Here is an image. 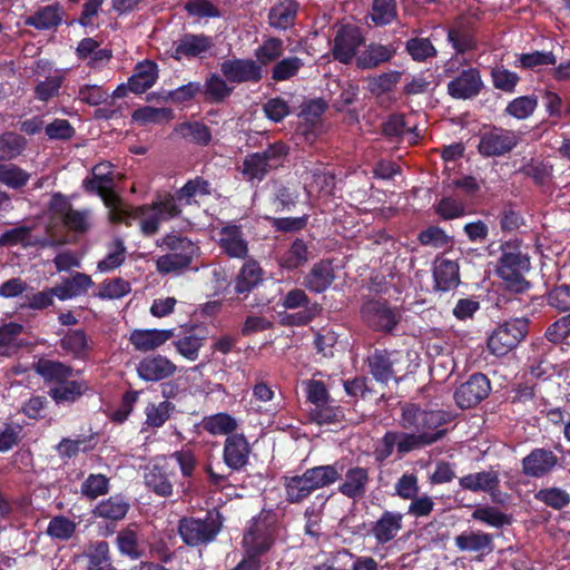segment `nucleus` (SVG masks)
<instances>
[{
  "instance_id": "45",
  "label": "nucleus",
  "mask_w": 570,
  "mask_h": 570,
  "mask_svg": "<svg viewBox=\"0 0 570 570\" xmlns=\"http://www.w3.org/2000/svg\"><path fill=\"white\" fill-rule=\"evenodd\" d=\"M175 131L199 146H208L213 139L210 128L202 121L181 122L176 126Z\"/></svg>"
},
{
  "instance_id": "36",
  "label": "nucleus",
  "mask_w": 570,
  "mask_h": 570,
  "mask_svg": "<svg viewBox=\"0 0 570 570\" xmlns=\"http://www.w3.org/2000/svg\"><path fill=\"white\" fill-rule=\"evenodd\" d=\"M33 370L45 382H55L57 384L67 381L73 374V368L70 365L46 357H40L35 362Z\"/></svg>"
},
{
  "instance_id": "56",
  "label": "nucleus",
  "mask_w": 570,
  "mask_h": 570,
  "mask_svg": "<svg viewBox=\"0 0 570 570\" xmlns=\"http://www.w3.org/2000/svg\"><path fill=\"white\" fill-rule=\"evenodd\" d=\"M77 530V523L66 515L59 514L51 518L48 523L46 533L55 540L68 541Z\"/></svg>"
},
{
  "instance_id": "47",
  "label": "nucleus",
  "mask_w": 570,
  "mask_h": 570,
  "mask_svg": "<svg viewBox=\"0 0 570 570\" xmlns=\"http://www.w3.org/2000/svg\"><path fill=\"white\" fill-rule=\"evenodd\" d=\"M62 13L58 4L40 8L27 19V24L38 30H49L61 23Z\"/></svg>"
},
{
  "instance_id": "2",
  "label": "nucleus",
  "mask_w": 570,
  "mask_h": 570,
  "mask_svg": "<svg viewBox=\"0 0 570 570\" xmlns=\"http://www.w3.org/2000/svg\"><path fill=\"white\" fill-rule=\"evenodd\" d=\"M341 479L337 463L316 465L302 474L283 478L286 501L299 504L320 489L331 487Z\"/></svg>"
},
{
  "instance_id": "35",
  "label": "nucleus",
  "mask_w": 570,
  "mask_h": 570,
  "mask_svg": "<svg viewBox=\"0 0 570 570\" xmlns=\"http://www.w3.org/2000/svg\"><path fill=\"white\" fill-rule=\"evenodd\" d=\"M157 77V63L145 60L137 65L134 73L128 78L129 90L137 95L144 94L155 85Z\"/></svg>"
},
{
  "instance_id": "37",
  "label": "nucleus",
  "mask_w": 570,
  "mask_h": 570,
  "mask_svg": "<svg viewBox=\"0 0 570 570\" xmlns=\"http://www.w3.org/2000/svg\"><path fill=\"white\" fill-rule=\"evenodd\" d=\"M59 346L75 360L85 361L88 357L91 346L88 336L82 328L69 330L59 341Z\"/></svg>"
},
{
  "instance_id": "52",
  "label": "nucleus",
  "mask_w": 570,
  "mask_h": 570,
  "mask_svg": "<svg viewBox=\"0 0 570 570\" xmlns=\"http://www.w3.org/2000/svg\"><path fill=\"white\" fill-rule=\"evenodd\" d=\"M105 204L110 208L109 219L114 224H125L130 226L131 220L144 217V214L138 213V207L132 210L122 208L120 198L115 194L108 196L105 199Z\"/></svg>"
},
{
  "instance_id": "61",
  "label": "nucleus",
  "mask_w": 570,
  "mask_h": 570,
  "mask_svg": "<svg viewBox=\"0 0 570 570\" xmlns=\"http://www.w3.org/2000/svg\"><path fill=\"white\" fill-rule=\"evenodd\" d=\"M174 118V112L170 108H155L145 106L136 109L132 112V120L139 125L147 124H161L167 122Z\"/></svg>"
},
{
  "instance_id": "60",
  "label": "nucleus",
  "mask_w": 570,
  "mask_h": 570,
  "mask_svg": "<svg viewBox=\"0 0 570 570\" xmlns=\"http://www.w3.org/2000/svg\"><path fill=\"white\" fill-rule=\"evenodd\" d=\"M557 57L552 51H532L518 55L517 67L525 70H534L543 66H556Z\"/></svg>"
},
{
  "instance_id": "19",
  "label": "nucleus",
  "mask_w": 570,
  "mask_h": 570,
  "mask_svg": "<svg viewBox=\"0 0 570 570\" xmlns=\"http://www.w3.org/2000/svg\"><path fill=\"white\" fill-rule=\"evenodd\" d=\"M559 463V458L544 448H534L521 461V471L525 476L540 479L550 474Z\"/></svg>"
},
{
  "instance_id": "18",
  "label": "nucleus",
  "mask_w": 570,
  "mask_h": 570,
  "mask_svg": "<svg viewBox=\"0 0 570 570\" xmlns=\"http://www.w3.org/2000/svg\"><path fill=\"white\" fill-rule=\"evenodd\" d=\"M483 88L481 72L475 67L463 69L449 81L448 95L453 99L468 100L476 97Z\"/></svg>"
},
{
  "instance_id": "17",
  "label": "nucleus",
  "mask_w": 570,
  "mask_h": 570,
  "mask_svg": "<svg viewBox=\"0 0 570 570\" xmlns=\"http://www.w3.org/2000/svg\"><path fill=\"white\" fill-rule=\"evenodd\" d=\"M217 245L222 254L228 258L246 259L249 254L248 240L243 232V226L228 223L218 230Z\"/></svg>"
},
{
  "instance_id": "4",
  "label": "nucleus",
  "mask_w": 570,
  "mask_h": 570,
  "mask_svg": "<svg viewBox=\"0 0 570 570\" xmlns=\"http://www.w3.org/2000/svg\"><path fill=\"white\" fill-rule=\"evenodd\" d=\"M278 535L277 515L272 510L263 509L258 515L250 520L244 533L243 542L246 553L262 557L275 544Z\"/></svg>"
},
{
  "instance_id": "32",
  "label": "nucleus",
  "mask_w": 570,
  "mask_h": 570,
  "mask_svg": "<svg viewBox=\"0 0 570 570\" xmlns=\"http://www.w3.org/2000/svg\"><path fill=\"white\" fill-rule=\"evenodd\" d=\"M402 520L401 513L384 511L371 529L376 542L382 546L391 542L402 529Z\"/></svg>"
},
{
  "instance_id": "11",
  "label": "nucleus",
  "mask_w": 570,
  "mask_h": 570,
  "mask_svg": "<svg viewBox=\"0 0 570 570\" xmlns=\"http://www.w3.org/2000/svg\"><path fill=\"white\" fill-rule=\"evenodd\" d=\"M175 476V466L170 464L168 458L157 456L146 466L144 482L148 491L160 498H169L174 493L173 478Z\"/></svg>"
},
{
  "instance_id": "57",
  "label": "nucleus",
  "mask_w": 570,
  "mask_h": 570,
  "mask_svg": "<svg viewBox=\"0 0 570 570\" xmlns=\"http://www.w3.org/2000/svg\"><path fill=\"white\" fill-rule=\"evenodd\" d=\"M158 245L168 249L169 253L185 255V257L191 259L198 250V247L188 237L176 234H167Z\"/></svg>"
},
{
  "instance_id": "59",
  "label": "nucleus",
  "mask_w": 570,
  "mask_h": 570,
  "mask_svg": "<svg viewBox=\"0 0 570 570\" xmlns=\"http://www.w3.org/2000/svg\"><path fill=\"white\" fill-rule=\"evenodd\" d=\"M109 253L97 267L100 272H111L121 266L126 259V246L121 238H114L108 245Z\"/></svg>"
},
{
  "instance_id": "55",
  "label": "nucleus",
  "mask_w": 570,
  "mask_h": 570,
  "mask_svg": "<svg viewBox=\"0 0 570 570\" xmlns=\"http://www.w3.org/2000/svg\"><path fill=\"white\" fill-rule=\"evenodd\" d=\"M309 417L318 425L340 423L344 419V411L340 405H335L331 400L325 404H320L309 411Z\"/></svg>"
},
{
  "instance_id": "23",
  "label": "nucleus",
  "mask_w": 570,
  "mask_h": 570,
  "mask_svg": "<svg viewBox=\"0 0 570 570\" xmlns=\"http://www.w3.org/2000/svg\"><path fill=\"white\" fill-rule=\"evenodd\" d=\"M336 279L333 262L324 258L315 263L304 276L302 285L309 293L322 294L326 292Z\"/></svg>"
},
{
  "instance_id": "15",
  "label": "nucleus",
  "mask_w": 570,
  "mask_h": 570,
  "mask_svg": "<svg viewBox=\"0 0 570 570\" xmlns=\"http://www.w3.org/2000/svg\"><path fill=\"white\" fill-rule=\"evenodd\" d=\"M491 392V383L483 373L472 374L468 381L454 391L455 404L462 409H472L480 404Z\"/></svg>"
},
{
  "instance_id": "20",
  "label": "nucleus",
  "mask_w": 570,
  "mask_h": 570,
  "mask_svg": "<svg viewBox=\"0 0 570 570\" xmlns=\"http://www.w3.org/2000/svg\"><path fill=\"white\" fill-rule=\"evenodd\" d=\"M250 444L243 433L228 435L224 442L223 461L232 470L239 472L249 463Z\"/></svg>"
},
{
  "instance_id": "3",
  "label": "nucleus",
  "mask_w": 570,
  "mask_h": 570,
  "mask_svg": "<svg viewBox=\"0 0 570 570\" xmlns=\"http://www.w3.org/2000/svg\"><path fill=\"white\" fill-rule=\"evenodd\" d=\"M530 269V259L520 249L517 242H505L501 245V256L498 261L495 273L502 279L505 288L515 294H521L530 288V282L524 273Z\"/></svg>"
},
{
  "instance_id": "38",
  "label": "nucleus",
  "mask_w": 570,
  "mask_h": 570,
  "mask_svg": "<svg viewBox=\"0 0 570 570\" xmlns=\"http://www.w3.org/2000/svg\"><path fill=\"white\" fill-rule=\"evenodd\" d=\"M311 257V250L303 238H296L288 249L278 257L281 268L293 272L303 267Z\"/></svg>"
},
{
  "instance_id": "24",
  "label": "nucleus",
  "mask_w": 570,
  "mask_h": 570,
  "mask_svg": "<svg viewBox=\"0 0 570 570\" xmlns=\"http://www.w3.org/2000/svg\"><path fill=\"white\" fill-rule=\"evenodd\" d=\"M364 49L356 57V67L361 70L376 69L389 63L396 55V47L392 43L382 45L372 41L363 45Z\"/></svg>"
},
{
  "instance_id": "62",
  "label": "nucleus",
  "mask_w": 570,
  "mask_h": 570,
  "mask_svg": "<svg viewBox=\"0 0 570 570\" xmlns=\"http://www.w3.org/2000/svg\"><path fill=\"white\" fill-rule=\"evenodd\" d=\"M537 107V96H520L508 104V106L505 107V114L518 120H523L532 116Z\"/></svg>"
},
{
  "instance_id": "16",
  "label": "nucleus",
  "mask_w": 570,
  "mask_h": 570,
  "mask_svg": "<svg viewBox=\"0 0 570 570\" xmlns=\"http://www.w3.org/2000/svg\"><path fill=\"white\" fill-rule=\"evenodd\" d=\"M220 72L230 85L258 83L263 79L262 67L250 58H232L224 60Z\"/></svg>"
},
{
  "instance_id": "51",
  "label": "nucleus",
  "mask_w": 570,
  "mask_h": 570,
  "mask_svg": "<svg viewBox=\"0 0 570 570\" xmlns=\"http://www.w3.org/2000/svg\"><path fill=\"white\" fill-rule=\"evenodd\" d=\"M85 558L87 559L86 570H94L111 563L112 557L109 543L104 540L90 542L85 551Z\"/></svg>"
},
{
  "instance_id": "21",
  "label": "nucleus",
  "mask_w": 570,
  "mask_h": 570,
  "mask_svg": "<svg viewBox=\"0 0 570 570\" xmlns=\"http://www.w3.org/2000/svg\"><path fill=\"white\" fill-rule=\"evenodd\" d=\"M176 370L177 366L160 354L147 355L137 364V374L145 382H160L169 379Z\"/></svg>"
},
{
  "instance_id": "34",
  "label": "nucleus",
  "mask_w": 570,
  "mask_h": 570,
  "mask_svg": "<svg viewBox=\"0 0 570 570\" xmlns=\"http://www.w3.org/2000/svg\"><path fill=\"white\" fill-rule=\"evenodd\" d=\"M455 546L461 551L489 554L493 551V537L485 532L464 531L456 535Z\"/></svg>"
},
{
  "instance_id": "49",
  "label": "nucleus",
  "mask_w": 570,
  "mask_h": 570,
  "mask_svg": "<svg viewBox=\"0 0 570 570\" xmlns=\"http://www.w3.org/2000/svg\"><path fill=\"white\" fill-rule=\"evenodd\" d=\"M176 406L168 400L161 401L158 404L148 403L145 409V424L148 428H161L171 416Z\"/></svg>"
},
{
  "instance_id": "29",
  "label": "nucleus",
  "mask_w": 570,
  "mask_h": 570,
  "mask_svg": "<svg viewBox=\"0 0 570 570\" xmlns=\"http://www.w3.org/2000/svg\"><path fill=\"white\" fill-rule=\"evenodd\" d=\"M129 510V500L125 495L117 493L101 500L92 510V514L96 518L116 523L124 520Z\"/></svg>"
},
{
  "instance_id": "25",
  "label": "nucleus",
  "mask_w": 570,
  "mask_h": 570,
  "mask_svg": "<svg viewBox=\"0 0 570 570\" xmlns=\"http://www.w3.org/2000/svg\"><path fill=\"white\" fill-rule=\"evenodd\" d=\"M301 4L297 0H278L268 10L267 21L271 28L286 31L296 24Z\"/></svg>"
},
{
  "instance_id": "44",
  "label": "nucleus",
  "mask_w": 570,
  "mask_h": 570,
  "mask_svg": "<svg viewBox=\"0 0 570 570\" xmlns=\"http://www.w3.org/2000/svg\"><path fill=\"white\" fill-rule=\"evenodd\" d=\"M284 50L283 39L278 37H267L254 50L255 61L263 68L282 58Z\"/></svg>"
},
{
  "instance_id": "40",
  "label": "nucleus",
  "mask_w": 570,
  "mask_h": 570,
  "mask_svg": "<svg viewBox=\"0 0 570 570\" xmlns=\"http://www.w3.org/2000/svg\"><path fill=\"white\" fill-rule=\"evenodd\" d=\"M263 281V269L255 259H248L242 266L236 279L235 292L237 294H247L252 292Z\"/></svg>"
},
{
  "instance_id": "48",
  "label": "nucleus",
  "mask_w": 570,
  "mask_h": 570,
  "mask_svg": "<svg viewBox=\"0 0 570 570\" xmlns=\"http://www.w3.org/2000/svg\"><path fill=\"white\" fill-rule=\"evenodd\" d=\"M303 66L304 61L299 57L279 58L271 70V79L275 82L289 80L298 75Z\"/></svg>"
},
{
  "instance_id": "13",
  "label": "nucleus",
  "mask_w": 570,
  "mask_h": 570,
  "mask_svg": "<svg viewBox=\"0 0 570 570\" xmlns=\"http://www.w3.org/2000/svg\"><path fill=\"white\" fill-rule=\"evenodd\" d=\"M519 140V136L513 130L493 127L480 135L478 151L483 157H501L511 153Z\"/></svg>"
},
{
  "instance_id": "28",
  "label": "nucleus",
  "mask_w": 570,
  "mask_h": 570,
  "mask_svg": "<svg viewBox=\"0 0 570 570\" xmlns=\"http://www.w3.org/2000/svg\"><path fill=\"white\" fill-rule=\"evenodd\" d=\"M202 85L204 101L212 105L224 104L234 92V86L217 72H209Z\"/></svg>"
},
{
  "instance_id": "63",
  "label": "nucleus",
  "mask_w": 570,
  "mask_h": 570,
  "mask_svg": "<svg viewBox=\"0 0 570 570\" xmlns=\"http://www.w3.org/2000/svg\"><path fill=\"white\" fill-rule=\"evenodd\" d=\"M491 80L495 89L507 94H513L520 81V76L507 69L504 66H494L491 69Z\"/></svg>"
},
{
  "instance_id": "33",
  "label": "nucleus",
  "mask_w": 570,
  "mask_h": 570,
  "mask_svg": "<svg viewBox=\"0 0 570 570\" xmlns=\"http://www.w3.org/2000/svg\"><path fill=\"white\" fill-rule=\"evenodd\" d=\"M102 167L110 168L111 164L106 161L94 166L91 169L92 177H87L82 180V188L86 193L97 194L105 200L112 194L111 186L114 183V177L110 170L102 173Z\"/></svg>"
},
{
  "instance_id": "1",
  "label": "nucleus",
  "mask_w": 570,
  "mask_h": 570,
  "mask_svg": "<svg viewBox=\"0 0 570 570\" xmlns=\"http://www.w3.org/2000/svg\"><path fill=\"white\" fill-rule=\"evenodd\" d=\"M454 419L455 414L452 411L405 403L401 407L399 424L403 430L424 434L434 444L446 435L448 429L443 426Z\"/></svg>"
},
{
  "instance_id": "12",
  "label": "nucleus",
  "mask_w": 570,
  "mask_h": 570,
  "mask_svg": "<svg viewBox=\"0 0 570 570\" xmlns=\"http://www.w3.org/2000/svg\"><path fill=\"white\" fill-rule=\"evenodd\" d=\"M216 43L214 37L204 32L184 33L176 42L171 57L180 61L181 59L204 60L215 56Z\"/></svg>"
},
{
  "instance_id": "50",
  "label": "nucleus",
  "mask_w": 570,
  "mask_h": 570,
  "mask_svg": "<svg viewBox=\"0 0 570 570\" xmlns=\"http://www.w3.org/2000/svg\"><path fill=\"white\" fill-rule=\"evenodd\" d=\"M27 140L23 136L7 131L0 136V161L16 159L26 149Z\"/></svg>"
},
{
  "instance_id": "27",
  "label": "nucleus",
  "mask_w": 570,
  "mask_h": 570,
  "mask_svg": "<svg viewBox=\"0 0 570 570\" xmlns=\"http://www.w3.org/2000/svg\"><path fill=\"white\" fill-rule=\"evenodd\" d=\"M115 544L122 557L130 560H139L146 556V549L140 541L135 523L121 529L116 537Z\"/></svg>"
},
{
  "instance_id": "8",
  "label": "nucleus",
  "mask_w": 570,
  "mask_h": 570,
  "mask_svg": "<svg viewBox=\"0 0 570 570\" xmlns=\"http://www.w3.org/2000/svg\"><path fill=\"white\" fill-rule=\"evenodd\" d=\"M528 333L529 320L527 317H515L500 323L487 340L488 350L495 356H505L520 345Z\"/></svg>"
},
{
  "instance_id": "9",
  "label": "nucleus",
  "mask_w": 570,
  "mask_h": 570,
  "mask_svg": "<svg viewBox=\"0 0 570 570\" xmlns=\"http://www.w3.org/2000/svg\"><path fill=\"white\" fill-rule=\"evenodd\" d=\"M360 313L367 327L382 334H391L402 320L401 309L384 298L366 299Z\"/></svg>"
},
{
  "instance_id": "7",
  "label": "nucleus",
  "mask_w": 570,
  "mask_h": 570,
  "mask_svg": "<svg viewBox=\"0 0 570 570\" xmlns=\"http://www.w3.org/2000/svg\"><path fill=\"white\" fill-rule=\"evenodd\" d=\"M176 194L166 193L158 195L151 204L138 206V213L144 214L140 219V232L146 237H151L159 232L161 222H168L181 215Z\"/></svg>"
},
{
  "instance_id": "31",
  "label": "nucleus",
  "mask_w": 570,
  "mask_h": 570,
  "mask_svg": "<svg viewBox=\"0 0 570 570\" xmlns=\"http://www.w3.org/2000/svg\"><path fill=\"white\" fill-rule=\"evenodd\" d=\"M175 336V330H134L130 343L137 351L148 352L158 348Z\"/></svg>"
},
{
  "instance_id": "41",
  "label": "nucleus",
  "mask_w": 570,
  "mask_h": 570,
  "mask_svg": "<svg viewBox=\"0 0 570 570\" xmlns=\"http://www.w3.org/2000/svg\"><path fill=\"white\" fill-rule=\"evenodd\" d=\"M92 285L91 277L85 273H76L63 283L52 287L53 294L60 301H67L86 293L87 288Z\"/></svg>"
},
{
  "instance_id": "10",
  "label": "nucleus",
  "mask_w": 570,
  "mask_h": 570,
  "mask_svg": "<svg viewBox=\"0 0 570 570\" xmlns=\"http://www.w3.org/2000/svg\"><path fill=\"white\" fill-rule=\"evenodd\" d=\"M365 43L363 30L352 23L342 24L336 30L331 53L335 61L343 65H350L356 61L360 48Z\"/></svg>"
},
{
  "instance_id": "5",
  "label": "nucleus",
  "mask_w": 570,
  "mask_h": 570,
  "mask_svg": "<svg viewBox=\"0 0 570 570\" xmlns=\"http://www.w3.org/2000/svg\"><path fill=\"white\" fill-rule=\"evenodd\" d=\"M281 305L285 309H298L295 313H278L279 324L287 327H302L312 323L321 315L323 306L313 302L306 294L305 289L294 287L285 293L281 299Z\"/></svg>"
},
{
  "instance_id": "6",
  "label": "nucleus",
  "mask_w": 570,
  "mask_h": 570,
  "mask_svg": "<svg viewBox=\"0 0 570 570\" xmlns=\"http://www.w3.org/2000/svg\"><path fill=\"white\" fill-rule=\"evenodd\" d=\"M222 528V514L218 511H208L203 519L181 518L178 522V534L186 546H206L216 539Z\"/></svg>"
},
{
  "instance_id": "43",
  "label": "nucleus",
  "mask_w": 570,
  "mask_h": 570,
  "mask_svg": "<svg viewBox=\"0 0 570 570\" xmlns=\"http://www.w3.org/2000/svg\"><path fill=\"white\" fill-rule=\"evenodd\" d=\"M203 429L210 435H232L238 428L234 416L226 412H219L205 416L202 421Z\"/></svg>"
},
{
  "instance_id": "46",
  "label": "nucleus",
  "mask_w": 570,
  "mask_h": 570,
  "mask_svg": "<svg viewBox=\"0 0 570 570\" xmlns=\"http://www.w3.org/2000/svg\"><path fill=\"white\" fill-rule=\"evenodd\" d=\"M212 194V184L202 176L188 179L181 188L176 191L177 199L184 205L196 203V196H209Z\"/></svg>"
},
{
  "instance_id": "39",
  "label": "nucleus",
  "mask_w": 570,
  "mask_h": 570,
  "mask_svg": "<svg viewBox=\"0 0 570 570\" xmlns=\"http://www.w3.org/2000/svg\"><path fill=\"white\" fill-rule=\"evenodd\" d=\"M499 483V474L495 471L470 473L459 479L460 487L471 492H489L493 494Z\"/></svg>"
},
{
  "instance_id": "54",
  "label": "nucleus",
  "mask_w": 570,
  "mask_h": 570,
  "mask_svg": "<svg viewBox=\"0 0 570 570\" xmlns=\"http://www.w3.org/2000/svg\"><path fill=\"white\" fill-rule=\"evenodd\" d=\"M534 499L553 510H562L570 504V494L558 487L542 488L534 493Z\"/></svg>"
},
{
  "instance_id": "30",
  "label": "nucleus",
  "mask_w": 570,
  "mask_h": 570,
  "mask_svg": "<svg viewBox=\"0 0 570 570\" xmlns=\"http://www.w3.org/2000/svg\"><path fill=\"white\" fill-rule=\"evenodd\" d=\"M434 288L449 292L460 284V267L455 261L448 258L436 259L433 267Z\"/></svg>"
},
{
  "instance_id": "64",
  "label": "nucleus",
  "mask_w": 570,
  "mask_h": 570,
  "mask_svg": "<svg viewBox=\"0 0 570 570\" xmlns=\"http://www.w3.org/2000/svg\"><path fill=\"white\" fill-rule=\"evenodd\" d=\"M289 150L291 148L286 142L277 140L269 144L264 150L259 153L268 168L271 170H275L283 166L284 161L289 155Z\"/></svg>"
},
{
  "instance_id": "22",
  "label": "nucleus",
  "mask_w": 570,
  "mask_h": 570,
  "mask_svg": "<svg viewBox=\"0 0 570 570\" xmlns=\"http://www.w3.org/2000/svg\"><path fill=\"white\" fill-rule=\"evenodd\" d=\"M448 41L458 55H463L476 49L475 23L468 18L456 19L448 30Z\"/></svg>"
},
{
  "instance_id": "14",
  "label": "nucleus",
  "mask_w": 570,
  "mask_h": 570,
  "mask_svg": "<svg viewBox=\"0 0 570 570\" xmlns=\"http://www.w3.org/2000/svg\"><path fill=\"white\" fill-rule=\"evenodd\" d=\"M403 355L396 350L375 348L365 361L370 374L382 384L387 385L392 380H396V365L401 363Z\"/></svg>"
},
{
  "instance_id": "53",
  "label": "nucleus",
  "mask_w": 570,
  "mask_h": 570,
  "mask_svg": "<svg viewBox=\"0 0 570 570\" xmlns=\"http://www.w3.org/2000/svg\"><path fill=\"white\" fill-rule=\"evenodd\" d=\"M552 170L551 165L534 158H531L519 168V173L531 178L537 186L547 185L552 177Z\"/></svg>"
},
{
  "instance_id": "42",
  "label": "nucleus",
  "mask_w": 570,
  "mask_h": 570,
  "mask_svg": "<svg viewBox=\"0 0 570 570\" xmlns=\"http://www.w3.org/2000/svg\"><path fill=\"white\" fill-rule=\"evenodd\" d=\"M88 390L85 381H70L69 379L48 391L49 396L57 404L75 403Z\"/></svg>"
},
{
  "instance_id": "26",
  "label": "nucleus",
  "mask_w": 570,
  "mask_h": 570,
  "mask_svg": "<svg viewBox=\"0 0 570 570\" xmlns=\"http://www.w3.org/2000/svg\"><path fill=\"white\" fill-rule=\"evenodd\" d=\"M368 483V470L363 466H353L346 471L344 481L338 485V491L348 499L360 500L366 494Z\"/></svg>"
},
{
  "instance_id": "58",
  "label": "nucleus",
  "mask_w": 570,
  "mask_h": 570,
  "mask_svg": "<svg viewBox=\"0 0 570 570\" xmlns=\"http://www.w3.org/2000/svg\"><path fill=\"white\" fill-rule=\"evenodd\" d=\"M472 519L481 521L490 527L501 529L511 524V517L501 512L495 507L478 505L472 512Z\"/></svg>"
}]
</instances>
